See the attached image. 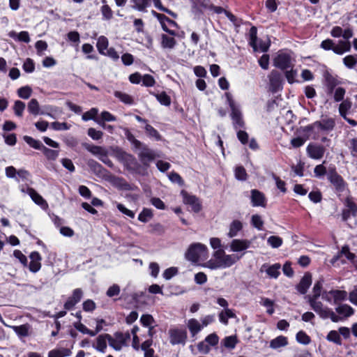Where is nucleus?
I'll list each match as a JSON object with an SVG mask.
<instances>
[{
	"label": "nucleus",
	"mask_w": 357,
	"mask_h": 357,
	"mask_svg": "<svg viewBox=\"0 0 357 357\" xmlns=\"http://www.w3.org/2000/svg\"><path fill=\"white\" fill-rule=\"evenodd\" d=\"M239 257L234 254L227 255L222 249L215 250L212 258L206 262L204 267L211 270L226 268L234 264Z\"/></svg>",
	"instance_id": "7ed1b4c3"
},
{
	"label": "nucleus",
	"mask_w": 357,
	"mask_h": 357,
	"mask_svg": "<svg viewBox=\"0 0 357 357\" xmlns=\"http://www.w3.org/2000/svg\"><path fill=\"white\" fill-rule=\"evenodd\" d=\"M207 257L208 248L205 245L200 243L191 244L185 253L186 259L192 262L204 260Z\"/></svg>",
	"instance_id": "20e7f679"
},
{
	"label": "nucleus",
	"mask_w": 357,
	"mask_h": 357,
	"mask_svg": "<svg viewBox=\"0 0 357 357\" xmlns=\"http://www.w3.org/2000/svg\"><path fill=\"white\" fill-rule=\"evenodd\" d=\"M41 151L48 160H54L59 155L58 151L50 149L45 146L43 147Z\"/></svg>",
	"instance_id": "bf43d9fd"
},
{
	"label": "nucleus",
	"mask_w": 357,
	"mask_h": 357,
	"mask_svg": "<svg viewBox=\"0 0 357 357\" xmlns=\"http://www.w3.org/2000/svg\"><path fill=\"white\" fill-rule=\"evenodd\" d=\"M294 62L291 54L285 51H279L273 59L274 66L281 70L293 68Z\"/></svg>",
	"instance_id": "423d86ee"
},
{
	"label": "nucleus",
	"mask_w": 357,
	"mask_h": 357,
	"mask_svg": "<svg viewBox=\"0 0 357 357\" xmlns=\"http://www.w3.org/2000/svg\"><path fill=\"white\" fill-rule=\"evenodd\" d=\"M257 30L255 26H252L249 31V44L254 50H257Z\"/></svg>",
	"instance_id": "ea45409f"
},
{
	"label": "nucleus",
	"mask_w": 357,
	"mask_h": 357,
	"mask_svg": "<svg viewBox=\"0 0 357 357\" xmlns=\"http://www.w3.org/2000/svg\"><path fill=\"white\" fill-rule=\"evenodd\" d=\"M25 103L21 100H16L14 102L13 110L15 114L18 117H22L25 109Z\"/></svg>",
	"instance_id": "864d4df0"
},
{
	"label": "nucleus",
	"mask_w": 357,
	"mask_h": 357,
	"mask_svg": "<svg viewBox=\"0 0 357 357\" xmlns=\"http://www.w3.org/2000/svg\"><path fill=\"white\" fill-rule=\"evenodd\" d=\"M332 93L333 94L334 101L339 102L344 100L346 90L343 87L337 86L333 90Z\"/></svg>",
	"instance_id": "c03bdc74"
},
{
	"label": "nucleus",
	"mask_w": 357,
	"mask_h": 357,
	"mask_svg": "<svg viewBox=\"0 0 357 357\" xmlns=\"http://www.w3.org/2000/svg\"><path fill=\"white\" fill-rule=\"evenodd\" d=\"M114 156L124 165L126 169L130 171L135 172L139 167L138 162L132 155L128 153L119 148H116L114 149Z\"/></svg>",
	"instance_id": "39448f33"
},
{
	"label": "nucleus",
	"mask_w": 357,
	"mask_h": 357,
	"mask_svg": "<svg viewBox=\"0 0 357 357\" xmlns=\"http://www.w3.org/2000/svg\"><path fill=\"white\" fill-rule=\"evenodd\" d=\"M352 102L350 99L347 98L341 101L338 107V112L340 115L343 118L346 119L349 112L351 109Z\"/></svg>",
	"instance_id": "7c9ffc66"
},
{
	"label": "nucleus",
	"mask_w": 357,
	"mask_h": 357,
	"mask_svg": "<svg viewBox=\"0 0 357 357\" xmlns=\"http://www.w3.org/2000/svg\"><path fill=\"white\" fill-rule=\"evenodd\" d=\"M251 202L253 206H265L264 195L257 190H251Z\"/></svg>",
	"instance_id": "5701e85b"
},
{
	"label": "nucleus",
	"mask_w": 357,
	"mask_h": 357,
	"mask_svg": "<svg viewBox=\"0 0 357 357\" xmlns=\"http://www.w3.org/2000/svg\"><path fill=\"white\" fill-rule=\"evenodd\" d=\"M280 268L281 266L280 264H275L273 265L264 264L261 267V271H265L270 278H278L280 274Z\"/></svg>",
	"instance_id": "4be33fe9"
},
{
	"label": "nucleus",
	"mask_w": 357,
	"mask_h": 357,
	"mask_svg": "<svg viewBox=\"0 0 357 357\" xmlns=\"http://www.w3.org/2000/svg\"><path fill=\"white\" fill-rule=\"evenodd\" d=\"M31 261L29 263V268L32 273L38 272L41 268L42 257L39 252H32L29 255Z\"/></svg>",
	"instance_id": "6ab92c4d"
},
{
	"label": "nucleus",
	"mask_w": 357,
	"mask_h": 357,
	"mask_svg": "<svg viewBox=\"0 0 357 357\" xmlns=\"http://www.w3.org/2000/svg\"><path fill=\"white\" fill-rule=\"evenodd\" d=\"M134 3L132 8L139 11H144L149 6L150 0H132Z\"/></svg>",
	"instance_id": "4d7b16f0"
},
{
	"label": "nucleus",
	"mask_w": 357,
	"mask_h": 357,
	"mask_svg": "<svg viewBox=\"0 0 357 357\" xmlns=\"http://www.w3.org/2000/svg\"><path fill=\"white\" fill-rule=\"evenodd\" d=\"M331 294L334 303L344 301L347 297V291L343 290H331Z\"/></svg>",
	"instance_id": "37998d69"
},
{
	"label": "nucleus",
	"mask_w": 357,
	"mask_h": 357,
	"mask_svg": "<svg viewBox=\"0 0 357 357\" xmlns=\"http://www.w3.org/2000/svg\"><path fill=\"white\" fill-rule=\"evenodd\" d=\"M243 229V224L240 220H235L229 225L228 237L234 238L238 235V233Z\"/></svg>",
	"instance_id": "2f4dec72"
},
{
	"label": "nucleus",
	"mask_w": 357,
	"mask_h": 357,
	"mask_svg": "<svg viewBox=\"0 0 357 357\" xmlns=\"http://www.w3.org/2000/svg\"><path fill=\"white\" fill-rule=\"evenodd\" d=\"M251 241L247 239H234L230 243L231 250L233 252H241L249 248Z\"/></svg>",
	"instance_id": "a211bd4d"
},
{
	"label": "nucleus",
	"mask_w": 357,
	"mask_h": 357,
	"mask_svg": "<svg viewBox=\"0 0 357 357\" xmlns=\"http://www.w3.org/2000/svg\"><path fill=\"white\" fill-rule=\"evenodd\" d=\"M235 317V314L231 309L226 308L224 311H222L219 314V319L220 321L225 325H227L228 319L229 318H234Z\"/></svg>",
	"instance_id": "79ce46f5"
},
{
	"label": "nucleus",
	"mask_w": 357,
	"mask_h": 357,
	"mask_svg": "<svg viewBox=\"0 0 357 357\" xmlns=\"http://www.w3.org/2000/svg\"><path fill=\"white\" fill-rule=\"evenodd\" d=\"M151 94L154 96L161 105L165 106L170 105L171 98L165 92L163 91L161 92L160 93H155L153 92H151Z\"/></svg>",
	"instance_id": "4c0bfd02"
},
{
	"label": "nucleus",
	"mask_w": 357,
	"mask_h": 357,
	"mask_svg": "<svg viewBox=\"0 0 357 357\" xmlns=\"http://www.w3.org/2000/svg\"><path fill=\"white\" fill-rule=\"evenodd\" d=\"M27 108H28V111L29 112V113H31V114H33L34 116H37L39 114H40V105H39L38 101L35 98H32L29 102ZM41 114H43V113L41 112Z\"/></svg>",
	"instance_id": "58836bf2"
},
{
	"label": "nucleus",
	"mask_w": 357,
	"mask_h": 357,
	"mask_svg": "<svg viewBox=\"0 0 357 357\" xmlns=\"http://www.w3.org/2000/svg\"><path fill=\"white\" fill-rule=\"evenodd\" d=\"M346 146L350 151L353 157H357V138H352L347 141Z\"/></svg>",
	"instance_id": "052dcab7"
},
{
	"label": "nucleus",
	"mask_w": 357,
	"mask_h": 357,
	"mask_svg": "<svg viewBox=\"0 0 357 357\" xmlns=\"http://www.w3.org/2000/svg\"><path fill=\"white\" fill-rule=\"evenodd\" d=\"M187 326L192 337H195L203 328L199 321L193 318L188 320Z\"/></svg>",
	"instance_id": "a878e982"
},
{
	"label": "nucleus",
	"mask_w": 357,
	"mask_h": 357,
	"mask_svg": "<svg viewBox=\"0 0 357 357\" xmlns=\"http://www.w3.org/2000/svg\"><path fill=\"white\" fill-rule=\"evenodd\" d=\"M32 94V89L29 86H24L17 89V95L22 99H28Z\"/></svg>",
	"instance_id": "8fccbe9b"
},
{
	"label": "nucleus",
	"mask_w": 357,
	"mask_h": 357,
	"mask_svg": "<svg viewBox=\"0 0 357 357\" xmlns=\"http://www.w3.org/2000/svg\"><path fill=\"white\" fill-rule=\"evenodd\" d=\"M139 158L142 163L146 167L156 157L155 152L146 147H144L139 153Z\"/></svg>",
	"instance_id": "2eb2a0df"
},
{
	"label": "nucleus",
	"mask_w": 357,
	"mask_h": 357,
	"mask_svg": "<svg viewBox=\"0 0 357 357\" xmlns=\"http://www.w3.org/2000/svg\"><path fill=\"white\" fill-rule=\"evenodd\" d=\"M153 217V213L151 209L144 208L139 214L138 220L142 222H147Z\"/></svg>",
	"instance_id": "680f3d73"
},
{
	"label": "nucleus",
	"mask_w": 357,
	"mask_h": 357,
	"mask_svg": "<svg viewBox=\"0 0 357 357\" xmlns=\"http://www.w3.org/2000/svg\"><path fill=\"white\" fill-rule=\"evenodd\" d=\"M130 339V334L126 333H116L114 337L110 335L109 346L116 351H120L126 345L127 342Z\"/></svg>",
	"instance_id": "6e6552de"
},
{
	"label": "nucleus",
	"mask_w": 357,
	"mask_h": 357,
	"mask_svg": "<svg viewBox=\"0 0 357 357\" xmlns=\"http://www.w3.org/2000/svg\"><path fill=\"white\" fill-rule=\"evenodd\" d=\"M211 5L210 0H195L192 8L196 12L202 13L203 10L209 9Z\"/></svg>",
	"instance_id": "f704fd0d"
},
{
	"label": "nucleus",
	"mask_w": 357,
	"mask_h": 357,
	"mask_svg": "<svg viewBox=\"0 0 357 357\" xmlns=\"http://www.w3.org/2000/svg\"><path fill=\"white\" fill-rule=\"evenodd\" d=\"M344 65L349 69H352L357 63L356 55H347L342 59Z\"/></svg>",
	"instance_id": "3c124183"
},
{
	"label": "nucleus",
	"mask_w": 357,
	"mask_h": 357,
	"mask_svg": "<svg viewBox=\"0 0 357 357\" xmlns=\"http://www.w3.org/2000/svg\"><path fill=\"white\" fill-rule=\"evenodd\" d=\"M176 45V40L174 38L169 37L165 34L161 36V45L163 48L172 49Z\"/></svg>",
	"instance_id": "a19ab883"
},
{
	"label": "nucleus",
	"mask_w": 357,
	"mask_h": 357,
	"mask_svg": "<svg viewBox=\"0 0 357 357\" xmlns=\"http://www.w3.org/2000/svg\"><path fill=\"white\" fill-rule=\"evenodd\" d=\"M324 78L326 81V86L327 87V93L328 94H331L333 90L337 88V86L340 84V81L335 76L326 73L324 75Z\"/></svg>",
	"instance_id": "b1692460"
},
{
	"label": "nucleus",
	"mask_w": 357,
	"mask_h": 357,
	"mask_svg": "<svg viewBox=\"0 0 357 357\" xmlns=\"http://www.w3.org/2000/svg\"><path fill=\"white\" fill-rule=\"evenodd\" d=\"M74 327L83 334H87L91 337L96 335V333H93V331L89 330L85 325L79 321L74 323Z\"/></svg>",
	"instance_id": "13d9d810"
},
{
	"label": "nucleus",
	"mask_w": 357,
	"mask_h": 357,
	"mask_svg": "<svg viewBox=\"0 0 357 357\" xmlns=\"http://www.w3.org/2000/svg\"><path fill=\"white\" fill-rule=\"evenodd\" d=\"M259 303L264 307H266V312L268 314H273L275 312L273 305V301L268 298H261Z\"/></svg>",
	"instance_id": "de8ad7c7"
},
{
	"label": "nucleus",
	"mask_w": 357,
	"mask_h": 357,
	"mask_svg": "<svg viewBox=\"0 0 357 357\" xmlns=\"http://www.w3.org/2000/svg\"><path fill=\"white\" fill-rule=\"evenodd\" d=\"M82 291L80 289H75L72 296L69 297L64 304V307L66 310L72 309L77 303H79L82 297Z\"/></svg>",
	"instance_id": "412c9836"
},
{
	"label": "nucleus",
	"mask_w": 357,
	"mask_h": 357,
	"mask_svg": "<svg viewBox=\"0 0 357 357\" xmlns=\"http://www.w3.org/2000/svg\"><path fill=\"white\" fill-rule=\"evenodd\" d=\"M308 156L314 160L321 159L325 153V149L321 145L310 144L306 149Z\"/></svg>",
	"instance_id": "ddd939ff"
},
{
	"label": "nucleus",
	"mask_w": 357,
	"mask_h": 357,
	"mask_svg": "<svg viewBox=\"0 0 357 357\" xmlns=\"http://www.w3.org/2000/svg\"><path fill=\"white\" fill-rule=\"evenodd\" d=\"M145 130L149 137H153L157 140L160 139L159 132L151 125L146 124Z\"/></svg>",
	"instance_id": "338daca9"
},
{
	"label": "nucleus",
	"mask_w": 357,
	"mask_h": 357,
	"mask_svg": "<svg viewBox=\"0 0 357 357\" xmlns=\"http://www.w3.org/2000/svg\"><path fill=\"white\" fill-rule=\"evenodd\" d=\"M351 50V43L349 40H340L337 44H335L333 52L338 55L348 52Z\"/></svg>",
	"instance_id": "393cba45"
},
{
	"label": "nucleus",
	"mask_w": 357,
	"mask_h": 357,
	"mask_svg": "<svg viewBox=\"0 0 357 357\" xmlns=\"http://www.w3.org/2000/svg\"><path fill=\"white\" fill-rule=\"evenodd\" d=\"M234 174L236 179L245 181L247 178V173L243 166H238L235 168Z\"/></svg>",
	"instance_id": "0e129e2a"
},
{
	"label": "nucleus",
	"mask_w": 357,
	"mask_h": 357,
	"mask_svg": "<svg viewBox=\"0 0 357 357\" xmlns=\"http://www.w3.org/2000/svg\"><path fill=\"white\" fill-rule=\"evenodd\" d=\"M327 340L335 343L336 344L340 345L342 344V339L340 333L337 331H331L327 336Z\"/></svg>",
	"instance_id": "603ef678"
},
{
	"label": "nucleus",
	"mask_w": 357,
	"mask_h": 357,
	"mask_svg": "<svg viewBox=\"0 0 357 357\" xmlns=\"http://www.w3.org/2000/svg\"><path fill=\"white\" fill-rule=\"evenodd\" d=\"M109 45V42L105 36H101L98 38L96 47L100 54H105Z\"/></svg>",
	"instance_id": "c9c22d12"
},
{
	"label": "nucleus",
	"mask_w": 357,
	"mask_h": 357,
	"mask_svg": "<svg viewBox=\"0 0 357 357\" xmlns=\"http://www.w3.org/2000/svg\"><path fill=\"white\" fill-rule=\"evenodd\" d=\"M296 338L297 342L302 344L306 345L310 342V337L303 331L297 333Z\"/></svg>",
	"instance_id": "e2e57ef3"
},
{
	"label": "nucleus",
	"mask_w": 357,
	"mask_h": 357,
	"mask_svg": "<svg viewBox=\"0 0 357 357\" xmlns=\"http://www.w3.org/2000/svg\"><path fill=\"white\" fill-rule=\"evenodd\" d=\"M26 193L30 196L33 202L43 209H46L48 207L47 202L33 188H27Z\"/></svg>",
	"instance_id": "f3484780"
},
{
	"label": "nucleus",
	"mask_w": 357,
	"mask_h": 357,
	"mask_svg": "<svg viewBox=\"0 0 357 357\" xmlns=\"http://www.w3.org/2000/svg\"><path fill=\"white\" fill-rule=\"evenodd\" d=\"M312 284V275L310 273L304 274L300 282L296 286V289L301 294H305Z\"/></svg>",
	"instance_id": "aec40b11"
},
{
	"label": "nucleus",
	"mask_w": 357,
	"mask_h": 357,
	"mask_svg": "<svg viewBox=\"0 0 357 357\" xmlns=\"http://www.w3.org/2000/svg\"><path fill=\"white\" fill-rule=\"evenodd\" d=\"M9 36L13 38L15 40H18L20 42H24L28 43L30 42L29 34L26 31H22L20 33H16L15 31H10L9 33Z\"/></svg>",
	"instance_id": "473e14b6"
},
{
	"label": "nucleus",
	"mask_w": 357,
	"mask_h": 357,
	"mask_svg": "<svg viewBox=\"0 0 357 357\" xmlns=\"http://www.w3.org/2000/svg\"><path fill=\"white\" fill-rule=\"evenodd\" d=\"M9 327L11 328L20 337H24L29 335L31 326L29 324L20 326H10Z\"/></svg>",
	"instance_id": "cd10ccee"
},
{
	"label": "nucleus",
	"mask_w": 357,
	"mask_h": 357,
	"mask_svg": "<svg viewBox=\"0 0 357 357\" xmlns=\"http://www.w3.org/2000/svg\"><path fill=\"white\" fill-rule=\"evenodd\" d=\"M82 146L93 155L97 156L99 160L108 155L107 149L103 146H96L88 143H83Z\"/></svg>",
	"instance_id": "4468645a"
},
{
	"label": "nucleus",
	"mask_w": 357,
	"mask_h": 357,
	"mask_svg": "<svg viewBox=\"0 0 357 357\" xmlns=\"http://www.w3.org/2000/svg\"><path fill=\"white\" fill-rule=\"evenodd\" d=\"M24 140L31 147L37 149L42 150L44 145L39 140L35 139L29 136H24Z\"/></svg>",
	"instance_id": "49530a36"
},
{
	"label": "nucleus",
	"mask_w": 357,
	"mask_h": 357,
	"mask_svg": "<svg viewBox=\"0 0 357 357\" xmlns=\"http://www.w3.org/2000/svg\"><path fill=\"white\" fill-rule=\"evenodd\" d=\"M158 20L160 22V24L162 26V29L165 32L169 33L172 36H174L175 35V31L169 29L167 28V23L169 24V25L176 26V23L174 21L170 20L169 18H168L167 17H166L163 14H161L160 15H159V18H158Z\"/></svg>",
	"instance_id": "c85d7f7f"
},
{
	"label": "nucleus",
	"mask_w": 357,
	"mask_h": 357,
	"mask_svg": "<svg viewBox=\"0 0 357 357\" xmlns=\"http://www.w3.org/2000/svg\"><path fill=\"white\" fill-rule=\"evenodd\" d=\"M267 243L273 248H278L282 245L283 241L280 236H271L268 238Z\"/></svg>",
	"instance_id": "6e6d98bb"
},
{
	"label": "nucleus",
	"mask_w": 357,
	"mask_h": 357,
	"mask_svg": "<svg viewBox=\"0 0 357 357\" xmlns=\"http://www.w3.org/2000/svg\"><path fill=\"white\" fill-rule=\"evenodd\" d=\"M344 206L347 210L351 211L353 216L357 215V204L354 202L352 197H348L345 199Z\"/></svg>",
	"instance_id": "a18cd8bd"
},
{
	"label": "nucleus",
	"mask_w": 357,
	"mask_h": 357,
	"mask_svg": "<svg viewBox=\"0 0 357 357\" xmlns=\"http://www.w3.org/2000/svg\"><path fill=\"white\" fill-rule=\"evenodd\" d=\"M228 104L231 108V117L233 121V125L235 130L242 128L244 127V121L242 118V114L238 107L236 106L231 95L229 93L225 94Z\"/></svg>",
	"instance_id": "0eeeda50"
},
{
	"label": "nucleus",
	"mask_w": 357,
	"mask_h": 357,
	"mask_svg": "<svg viewBox=\"0 0 357 357\" xmlns=\"http://www.w3.org/2000/svg\"><path fill=\"white\" fill-rule=\"evenodd\" d=\"M142 85L147 87L153 86L155 84L153 77L149 74H146L142 77Z\"/></svg>",
	"instance_id": "774afa93"
},
{
	"label": "nucleus",
	"mask_w": 357,
	"mask_h": 357,
	"mask_svg": "<svg viewBox=\"0 0 357 357\" xmlns=\"http://www.w3.org/2000/svg\"><path fill=\"white\" fill-rule=\"evenodd\" d=\"M288 344L287 338L284 336L280 335L270 342V347L274 349L285 347Z\"/></svg>",
	"instance_id": "72a5a7b5"
},
{
	"label": "nucleus",
	"mask_w": 357,
	"mask_h": 357,
	"mask_svg": "<svg viewBox=\"0 0 357 357\" xmlns=\"http://www.w3.org/2000/svg\"><path fill=\"white\" fill-rule=\"evenodd\" d=\"M169 342L172 344H184L187 339V332L181 328H171L169 331Z\"/></svg>",
	"instance_id": "1a4fd4ad"
},
{
	"label": "nucleus",
	"mask_w": 357,
	"mask_h": 357,
	"mask_svg": "<svg viewBox=\"0 0 357 357\" xmlns=\"http://www.w3.org/2000/svg\"><path fill=\"white\" fill-rule=\"evenodd\" d=\"M237 342L238 340L235 335L227 336L223 340V345L230 349H234Z\"/></svg>",
	"instance_id": "5fc2aeb1"
},
{
	"label": "nucleus",
	"mask_w": 357,
	"mask_h": 357,
	"mask_svg": "<svg viewBox=\"0 0 357 357\" xmlns=\"http://www.w3.org/2000/svg\"><path fill=\"white\" fill-rule=\"evenodd\" d=\"M324 279L320 278L317 281L312 288V294L306 296V298L311 308L323 319L330 318L333 322H338L340 320V317L330 308L324 306L321 301H318V298L322 296V287H323Z\"/></svg>",
	"instance_id": "f257e3e1"
},
{
	"label": "nucleus",
	"mask_w": 357,
	"mask_h": 357,
	"mask_svg": "<svg viewBox=\"0 0 357 357\" xmlns=\"http://www.w3.org/2000/svg\"><path fill=\"white\" fill-rule=\"evenodd\" d=\"M110 335L107 333L98 335L92 344L93 348L101 353H105L107 344L109 345Z\"/></svg>",
	"instance_id": "9b49d317"
},
{
	"label": "nucleus",
	"mask_w": 357,
	"mask_h": 357,
	"mask_svg": "<svg viewBox=\"0 0 357 357\" xmlns=\"http://www.w3.org/2000/svg\"><path fill=\"white\" fill-rule=\"evenodd\" d=\"M181 194L183 195L184 204L190 206L192 210L195 213H198L201 211L202 205L199 199L196 196L189 195L185 191H182Z\"/></svg>",
	"instance_id": "f8f14e48"
},
{
	"label": "nucleus",
	"mask_w": 357,
	"mask_h": 357,
	"mask_svg": "<svg viewBox=\"0 0 357 357\" xmlns=\"http://www.w3.org/2000/svg\"><path fill=\"white\" fill-rule=\"evenodd\" d=\"M327 177L337 190L343 191L344 190L346 183L343 178L337 174L335 169H330L327 172Z\"/></svg>",
	"instance_id": "9d476101"
},
{
	"label": "nucleus",
	"mask_w": 357,
	"mask_h": 357,
	"mask_svg": "<svg viewBox=\"0 0 357 357\" xmlns=\"http://www.w3.org/2000/svg\"><path fill=\"white\" fill-rule=\"evenodd\" d=\"M114 95L116 98L119 99V100L123 102L124 104L132 105L134 103V100L132 97L126 93L116 91L114 93Z\"/></svg>",
	"instance_id": "e433bc0d"
},
{
	"label": "nucleus",
	"mask_w": 357,
	"mask_h": 357,
	"mask_svg": "<svg viewBox=\"0 0 357 357\" xmlns=\"http://www.w3.org/2000/svg\"><path fill=\"white\" fill-rule=\"evenodd\" d=\"M268 78L270 90L273 93L280 90L282 82L280 74L275 70H273L270 73Z\"/></svg>",
	"instance_id": "dca6fc26"
},
{
	"label": "nucleus",
	"mask_w": 357,
	"mask_h": 357,
	"mask_svg": "<svg viewBox=\"0 0 357 357\" xmlns=\"http://www.w3.org/2000/svg\"><path fill=\"white\" fill-rule=\"evenodd\" d=\"M335 126V121L333 118L328 117L316 121L306 126L301 127L302 133L306 139H319L321 135L331 132Z\"/></svg>",
	"instance_id": "f03ea898"
},
{
	"label": "nucleus",
	"mask_w": 357,
	"mask_h": 357,
	"mask_svg": "<svg viewBox=\"0 0 357 357\" xmlns=\"http://www.w3.org/2000/svg\"><path fill=\"white\" fill-rule=\"evenodd\" d=\"M335 311L338 314L337 316L340 317V320H342L343 318H347L351 316L354 314V309L347 304H342L337 306L335 308Z\"/></svg>",
	"instance_id": "bb28decb"
},
{
	"label": "nucleus",
	"mask_w": 357,
	"mask_h": 357,
	"mask_svg": "<svg viewBox=\"0 0 357 357\" xmlns=\"http://www.w3.org/2000/svg\"><path fill=\"white\" fill-rule=\"evenodd\" d=\"M251 224L258 230H262L264 222L259 215H253L251 219Z\"/></svg>",
	"instance_id": "69168bd1"
},
{
	"label": "nucleus",
	"mask_w": 357,
	"mask_h": 357,
	"mask_svg": "<svg viewBox=\"0 0 357 357\" xmlns=\"http://www.w3.org/2000/svg\"><path fill=\"white\" fill-rule=\"evenodd\" d=\"M30 177L31 174L27 170L20 169L17 171L15 181L17 182L27 181L30 179Z\"/></svg>",
	"instance_id": "09e8293b"
},
{
	"label": "nucleus",
	"mask_w": 357,
	"mask_h": 357,
	"mask_svg": "<svg viewBox=\"0 0 357 357\" xmlns=\"http://www.w3.org/2000/svg\"><path fill=\"white\" fill-rule=\"evenodd\" d=\"M153 340L151 338L144 341L141 344V349L144 351V357H158L155 354L154 349L151 347Z\"/></svg>",
	"instance_id": "c756f323"
}]
</instances>
